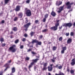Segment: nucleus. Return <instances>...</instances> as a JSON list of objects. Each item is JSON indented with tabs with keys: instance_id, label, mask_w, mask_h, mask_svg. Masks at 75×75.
Wrapping results in <instances>:
<instances>
[{
	"instance_id": "nucleus-40",
	"label": "nucleus",
	"mask_w": 75,
	"mask_h": 75,
	"mask_svg": "<svg viewBox=\"0 0 75 75\" xmlns=\"http://www.w3.org/2000/svg\"><path fill=\"white\" fill-rule=\"evenodd\" d=\"M25 19L26 20V21H25V23H27L28 22V20L27 19V18H25Z\"/></svg>"
},
{
	"instance_id": "nucleus-60",
	"label": "nucleus",
	"mask_w": 75,
	"mask_h": 75,
	"mask_svg": "<svg viewBox=\"0 0 75 75\" xmlns=\"http://www.w3.org/2000/svg\"><path fill=\"white\" fill-rule=\"evenodd\" d=\"M62 28V26H61V27H59V29H61Z\"/></svg>"
},
{
	"instance_id": "nucleus-48",
	"label": "nucleus",
	"mask_w": 75,
	"mask_h": 75,
	"mask_svg": "<svg viewBox=\"0 0 75 75\" xmlns=\"http://www.w3.org/2000/svg\"><path fill=\"white\" fill-rule=\"evenodd\" d=\"M22 41H23V42H24V41H25L26 40H25V38H23V40H22Z\"/></svg>"
},
{
	"instance_id": "nucleus-20",
	"label": "nucleus",
	"mask_w": 75,
	"mask_h": 75,
	"mask_svg": "<svg viewBox=\"0 0 75 75\" xmlns=\"http://www.w3.org/2000/svg\"><path fill=\"white\" fill-rule=\"evenodd\" d=\"M35 34V32H33V31H32V32L30 33V35H31V37H33V35Z\"/></svg>"
},
{
	"instance_id": "nucleus-6",
	"label": "nucleus",
	"mask_w": 75,
	"mask_h": 75,
	"mask_svg": "<svg viewBox=\"0 0 75 75\" xmlns=\"http://www.w3.org/2000/svg\"><path fill=\"white\" fill-rule=\"evenodd\" d=\"M26 14L27 16H30L31 15V12L30 10H27L26 11Z\"/></svg>"
},
{
	"instance_id": "nucleus-56",
	"label": "nucleus",
	"mask_w": 75,
	"mask_h": 75,
	"mask_svg": "<svg viewBox=\"0 0 75 75\" xmlns=\"http://www.w3.org/2000/svg\"><path fill=\"white\" fill-rule=\"evenodd\" d=\"M8 62V63L10 64V63H11V60H9Z\"/></svg>"
},
{
	"instance_id": "nucleus-49",
	"label": "nucleus",
	"mask_w": 75,
	"mask_h": 75,
	"mask_svg": "<svg viewBox=\"0 0 75 75\" xmlns=\"http://www.w3.org/2000/svg\"><path fill=\"white\" fill-rule=\"evenodd\" d=\"M71 61L74 62H75V58L71 60Z\"/></svg>"
},
{
	"instance_id": "nucleus-30",
	"label": "nucleus",
	"mask_w": 75,
	"mask_h": 75,
	"mask_svg": "<svg viewBox=\"0 0 75 75\" xmlns=\"http://www.w3.org/2000/svg\"><path fill=\"white\" fill-rule=\"evenodd\" d=\"M59 41H61L62 40V37H60L59 39Z\"/></svg>"
},
{
	"instance_id": "nucleus-53",
	"label": "nucleus",
	"mask_w": 75,
	"mask_h": 75,
	"mask_svg": "<svg viewBox=\"0 0 75 75\" xmlns=\"http://www.w3.org/2000/svg\"><path fill=\"white\" fill-rule=\"evenodd\" d=\"M59 75H64V74L63 73L61 72L60 74H59Z\"/></svg>"
},
{
	"instance_id": "nucleus-10",
	"label": "nucleus",
	"mask_w": 75,
	"mask_h": 75,
	"mask_svg": "<svg viewBox=\"0 0 75 75\" xmlns=\"http://www.w3.org/2000/svg\"><path fill=\"white\" fill-rule=\"evenodd\" d=\"M38 60H39V59H35L32 60V61H33V62H33V65H34V63H36V62H37Z\"/></svg>"
},
{
	"instance_id": "nucleus-63",
	"label": "nucleus",
	"mask_w": 75,
	"mask_h": 75,
	"mask_svg": "<svg viewBox=\"0 0 75 75\" xmlns=\"http://www.w3.org/2000/svg\"><path fill=\"white\" fill-rule=\"evenodd\" d=\"M72 11V9H71V10H69V11H68V12H70V11Z\"/></svg>"
},
{
	"instance_id": "nucleus-55",
	"label": "nucleus",
	"mask_w": 75,
	"mask_h": 75,
	"mask_svg": "<svg viewBox=\"0 0 75 75\" xmlns=\"http://www.w3.org/2000/svg\"><path fill=\"white\" fill-rule=\"evenodd\" d=\"M52 62H55V60L54 59H52Z\"/></svg>"
},
{
	"instance_id": "nucleus-8",
	"label": "nucleus",
	"mask_w": 75,
	"mask_h": 75,
	"mask_svg": "<svg viewBox=\"0 0 75 75\" xmlns=\"http://www.w3.org/2000/svg\"><path fill=\"white\" fill-rule=\"evenodd\" d=\"M9 65L10 64H8V63H7L4 66V67H6V68L4 70L5 71H6V70H7V69H8V68H10V67H9V66H9Z\"/></svg>"
},
{
	"instance_id": "nucleus-58",
	"label": "nucleus",
	"mask_w": 75,
	"mask_h": 75,
	"mask_svg": "<svg viewBox=\"0 0 75 75\" xmlns=\"http://www.w3.org/2000/svg\"><path fill=\"white\" fill-rule=\"evenodd\" d=\"M53 66V64H50V67L51 68H52V66Z\"/></svg>"
},
{
	"instance_id": "nucleus-57",
	"label": "nucleus",
	"mask_w": 75,
	"mask_h": 75,
	"mask_svg": "<svg viewBox=\"0 0 75 75\" xmlns=\"http://www.w3.org/2000/svg\"><path fill=\"white\" fill-rule=\"evenodd\" d=\"M3 24L4 23V20H3L2 21H1V22Z\"/></svg>"
},
{
	"instance_id": "nucleus-59",
	"label": "nucleus",
	"mask_w": 75,
	"mask_h": 75,
	"mask_svg": "<svg viewBox=\"0 0 75 75\" xmlns=\"http://www.w3.org/2000/svg\"><path fill=\"white\" fill-rule=\"evenodd\" d=\"M59 20H56V23H58V22H59Z\"/></svg>"
},
{
	"instance_id": "nucleus-14",
	"label": "nucleus",
	"mask_w": 75,
	"mask_h": 75,
	"mask_svg": "<svg viewBox=\"0 0 75 75\" xmlns=\"http://www.w3.org/2000/svg\"><path fill=\"white\" fill-rule=\"evenodd\" d=\"M18 16L19 18H22V17H23V13H20L18 14Z\"/></svg>"
},
{
	"instance_id": "nucleus-62",
	"label": "nucleus",
	"mask_w": 75,
	"mask_h": 75,
	"mask_svg": "<svg viewBox=\"0 0 75 75\" xmlns=\"http://www.w3.org/2000/svg\"><path fill=\"white\" fill-rule=\"evenodd\" d=\"M58 64H57L56 66H55L54 67H55L56 68H57L58 67Z\"/></svg>"
},
{
	"instance_id": "nucleus-38",
	"label": "nucleus",
	"mask_w": 75,
	"mask_h": 75,
	"mask_svg": "<svg viewBox=\"0 0 75 75\" xmlns=\"http://www.w3.org/2000/svg\"><path fill=\"white\" fill-rule=\"evenodd\" d=\"M24 36H25V37H28V35H27V34L25 33L24 35Z\"/></svg>"
},
{
	"instance_id": "nucleus-52",
	"label": "nucleus",
	"mask_w": 75,
	"mask_h": 75,
	"mask_svg": "<svg viewBox=\"0 0 75 75\" xmlns=\"http://www.w3.org/2000/svg\"><path fill=\"white\" fill-rule=\"evenodd\" d=\"M32 51V50L31 49H29L28 50V52H30V51Z\"/></svg>"
},
{
	"instance_id": "nucleus-43",
	"label": "nucleus",
	"mask_w": 75,
	"mask_h": 75,
	"mask_svg": "<svg viewBox=\"0 0 75 75\" xmlns=\"http://www.w3.org/2000/svg\"><path fill=\"white\" fill-rule=\"evenodd\" d=\"M29 59H30V58L27 57L25 58V59H26L27 61H28V60H29Z\"/></svg>"
},
{
	"instance_id": "nucleus-15",
	"label": "nucleus",
	"mask_w": 75,
	"mask_h": 75,
	"mask_svg": "<svg viewBox=\"0 0 75 75\" xmlns=\"http://www.w3.org/2000/svg\"><path fill=\"white\" fill-rule=\"evenodd\" d=\"M59 4H58V1H57V3H56V5L57 6H59V5L62 4V1H59Z\"/></svg>"
},
{
	"instance_id": "nucleus-26",
	"label": "nucleus",
	"mask_w": 75,
	"mask_h": 75,
	"mask_svg": "<svg viewBox=\"0 0 75 75\" xmlns=\"http://www.w3.org/2000/svg\"><path fill=\"white\" fill-rule=\"evenodd\" d=\"M59 23H55V26L56 27L58 28V25H59Z\"/></svg>"
},
{
	"instance_id": "nucleus-2",
	"label": "nucleus",
	"mask_w": 75,
	"mask_h": 75,
	"mask_svg": "<svg viewBox=\"0 0 75 75\" xmlns=\"http://www.w3.org/2000/svg\"><path fill=\"white\" fill-rule=\"evenodd\" d=\"M16 46L15 45H12V47H10L9 48V50H12V52H15L16 51V49L15 48L16 47Z\"/></svg>"
},
{
	"instance_id": "nucleus-39",
	"label": "nucleus",
	"mask_w": 75,
	"mask_h": 75,
	"mask_svg": "<svg viewBox=\"0 0 75 75\" xmlns=\"http://www.w3.org/2000/svg\"><path fill=\"white\" fill-rule=\"evenodd\" d=\"M17 18L15 17L14 19V21H17Z\"/></svg>"
},
{
	"instance_id": "nucleus-25",
	"label": "nucleus",
	"mask_w": 75,
	"mask_h": 75,
	"mask_svg": "<svg viewBox=\"0 0 75 75\" xmlns=\"http://www.w3.org/2000/svg\"><path fill=\"white\" fill-rule=\"evenodd\" d=\"M13 31H17V28L16 27H15L13 28Z\"/></svg>"
},
{
	"instance_id": "nucleus-3",
	"label": "nucleus",
	"mask_w": 75,
	"mask_h": 75,
	"mask_svg": "<svg viewBox=\"0 0 75 75\" xmlns=\"http://www.w3.org/2000/svg\"><path fill=\"white\" fill-rule=\"evenodd\" d=\"M74 4V3H70V2L68 1L66 3V6H67V8L69 9V8H71V5H72Z\"/></svg>"
},
{
	"instance_id": "nucleus-33",
	"label": "nucleus",
	"mask_w": 75,
	"mask_h": 75,
	"mask_svg": "<svg viewBox=\"0 0 75 75\" xmlns=\"http://www.w3.org/2000/svg\"><path fill=\"white\" fill-rule=\"evenodd\" d=\"M58 68L59 69H62V66H59L58 67Z\"/></svg>"
},
{
	"instance_id": "nucleus-9",
	"label": "nucleus",
	"mask_w": 75,
	"mask_h": 75,
	"mask_svg": "<svg viewBox=\"0 0 75 75\" xmlns=\"http://www.w3.org/2000/svg\"><path fill=\"white\" fill-rule=\"evenodd\" d=\"M51 14L53 17H55L56 15V13L53 11H52V12L51 13Z\"/></svg>"
},
{
	"instance_id": "nucleus-50",
	"label": "nucleus",
	"mask_w": 75,
	"mask_h": 75,
	"mask_svg": "<svg viewBox=\"0 0 75 75\" xmlns=\"http://www.w3.org/2000/svg\"><path fill=\"white\" fill-rule=\"evenodd\" d=\"M64 51H65V50H62L61 51V53L62 54H64Z\"/></svg>"
},
{
	"instance_id": "nucleus-61",
	"label": "nucleus",
	"mask_w": 75,
	"mask_h": 75,
	"mask_svg": "<svg viewBox=\"0 0 75 75\" xmlns=\"http://www.w3.org/2000/svg\"><path fill=\"white\" fill-rule=\"evenodd\" d=\"M67 71H68V72H69V68H67Z\"/></svg>"
},
{
	"instance_id": "nucleus-28",
	"label": "nucleus",
	"mask_w": 75,
	"mask_h": 75,
	"mask_svg": "<svg viewBox=\"0 0 75 75\" xmlns=\"http://www.w3.org/2000/svg\"><path fill=\"white\" fill-rule=\"evenodd\" d=\"M62 50L64 51H65L67 50V47H64L62 48Z\"/></svg>"
},
{
	"instance_id": "nucleus-46",
	"label": "nucleus",
	"mask_w": 75,
	"mask_h": 75,
	"mask_svg": "<svg viewBox=\"0 0 75 75\" xmlns=\"http://www.w3.org/2000/svg\"><path fill=\"white\" fill-rule=\"evenodd\" d=\"M3 71H0V75H3Z\"/></svg>"
},
{
	"instance_id": "nucleus-64",
	"label": "nucleus",
	"mask_w": 75,
	"mask_h": 75,
	"mask_svg": "<svg viewBox=\"0 0 75 75\" xmlns=\"http://www.w3.org/2000/svg\"><path fill=\"white\" fill-rule=\"evenodd\" d=\"M13 34V31L11 32L10 33V34Z\"/></svg>"
},
{
	"instance_id": "nucleus-42",
	"label": "nucleus",
	"mask_w": 75,
	"mask_h": 75,
	"mask_svg": "<svg viewBox=\"0 0 75 75\" xmlns=\"http://www.w3.org/2000/svg\"><path fill=\"white\" fill-rule=\"evenodd\" d=\"M39 22V21L38 20H36L35 21V23H36V24H37V23H38Z\"/></svg>"
},
{
	"instance_id": "nucleus-31",
	"label": "nucleus",
	"mask_w": 75,
	"mask_h": 75,
	"mask_svg": "<svg viewBox=\"0 0 75 75\" xmlns=\"http://www.w3.org/2000/svg\"><path fill=\"white\" fill-rule=\"evenodd\" d=\"M42 21L44 23H45V22L46 21V18H44L42 20Z\"/></svg>"
},
{
	"instance_id": "nucleus-11",
	"label": "nucleus",
	"mask_w": 75,
	"mask_h": 75,
	"mask_svg": "<svg viewBox=\"0 0 75 75\" xmlns=\"http://www.w3.org/2000/svg\"><path fill=\"white\" fill-rule=\"evenodd\" d=\"M67 44H70V43H71V42H72V39L70 38L67 41Z\"/></svg>"
},
{
	"instance_id": "nucleus-19",
	"label": "nucleus",
	"mask_w": 75,
	"mask_h": 75,
	"mask_svg": "<svg viewBox=\"0 0 75 75\" xmlns=\"http://www.w3.org/2000/svg\"><path fill=\"white\" fill-rule=\"evenodd\" d=\"M37 43L38 44H36V45H41V44H42V43L41 42H38V40Z\"/></svg>"
},
{
	"instance_id": "nucleus-7",
	"label": "nucleus",
	"mask_w": 75,
	"mask_h": 75,
	"mask_svg": "<svg viewBox=\"0 0 75 75\" xmlns=\"http://www.w3.org/2000/svg\"><path fill=\"white\" fill-rule=\"evenodd\" d=\"M50 29H51L52 30H53V31H57V29H58V28H57L55 26L51 27L50 28Z\"/></svg>"
},
{
	"instance_id": "nucleus-37",
	"label": "nucleus",
	"mask_w": 75,
	"mask_h": 75,
	"mask_svg": "<svg viewBox=\"0 0 75 75\" xmlns=\"http://www.w3.org/2000/svg\"><path fill=\"white\" fill-rule=\"evenodd\" d=\"M30 0H28L26 1V3H28V4H29V3H30Z\"/></svg>"
},
{
	"instance_id": "nucleus-27",
	"label": "nucleus",
	"mask_w": 75,
	"mask_h": 75,
	"mask_svg": "<svg viewBox=\"0 0 75 75\" xmlns=\"http://www.w3.org/2000/svg\"><path fill=\"white\" fill-rule=\"evenodd\" d=\"M75 64V62H72L71 63V65H72V66H74V65Z\"/></svg>"
},
{
	"instance_id": "nucleus-23",
	"label": "nucleus",
	"mask_w": 75,
	"mask_h": 75,
	"mask_svg": "<svg viewBox=\"0 0 75 75\" xmlns=\"http://www.w3.org/2000/svg\"><path fill=\"white\" fill-rule=\"evenodd\" d=\"M48 14H46L45 15V18H48Z\"/></svg>"
},
{
	"instance_id": "nucleus-47",
	"label": "nucleus",
	"mask_w": 75,
	"mask_h": 75,
	"mask_svg": "<svg viewBox=\"0 0 75 75\" xmlns=\"http://www.w3.org/2000/svg\"><path fill=\"white\" fill-rule=\"evenodd\" d=\"M69 33H66L65 35H66V36H69Z\"/></svg>"
},
{
	"instance_id": "nucleus-36",
	"label": "nucleus",
	"mask_w": 75,
	"mask_h": 75,
	"mask_svg": "<svg viewBox=\"0 0 75 75\" xmlns=\"http://www.w3.org/2000/svg\"><path fill=\"white\" fill-rule=\"evenodd\" d=\"M31 53L33 54V55H35V54H37V53L34 52H32Z\"/></svg>"
},
{
	"instance_id": "nucleus-35",
	"label": "nucleus",
	"mask_w": 75,
	"mask_h": 75,
	"mask_svg": "<svg viewBox=\"0 0 75 75\" xmlns=\"http://www.w3.org/2000/svg\"><path fill=\"white\" fill-rule=\"evenodd\" d=\"M47 63H45L43 67H47Z\"/></svg>"
},
{
	"instance_id": "nucleus-22",
	"label": "nucleus",
	"mask_w": 75,
	"mask_h": 75,
	"mask_svg": "<svg viewBox=\"0 0 75 75\" xmlns=\"http://www.w3.org/2000/svg\"><path fill=\"white\" fill-rule=\"evenodd\" d=\"M48 31V29H45L43 30H42V33H45L47 32Z\"/></svg>"
},
{
	"instance_id": "nucleus-12",
	"label": "nucleus",
	"mask_w": 75,
	"mask_h": 75,
	"mask_svg": "<svg viewBox=\"0 0 75 75\" xmlns=\"http://www.w3.org/2000/svg\"><path fill=\"white\" fill-rule=\"evenodd\" d=\"M20 6H17L15 9L16 11H19V10H20Z\"/></svg>"
},
{
	"instance_id": "nucleus-45",
	"label": "nucleus",
	"mask_w": 75,
	"mask_h": 75,
	"mask_svg": "<svg viewBox=\"0 0 75 75\" xmlns=\"http://www.w3.org/2000/svg\"><path fill=\"white\" fill-rule=\"evenodd\" d=\"M70 35L71 36H73L74 35V33L73 32H71L70 33Z\"/></svg>"
},
{
	"instance_id": "nucleus-29",
	"label": "nucleus",
	"mask_w": 75,
	"mask_h": 75,
	"mask_svg": "<svg viewBox=\"0 0 75 75\" xmlns=\"http://www.w3.org/2000/svg\"><path fill=\"white\" fill-rule=\"evenodd\" d=\"M70 73L71 74H73L74 73V71L73 70H71L70 71Z\"/></svg>"
},
{
	"instance_id": "nucleus-32",
	"label": "nucleus",
	"mask_w": 75,
	"mask_h": 75,
	"mask_svg": "<svg viewBox=\"0 0 75 75\" xmlns=\"http://www.w3.org/2000/svg\"><path fill=\"white\" fill-rule=\"evenodd\" d=\"M56 47L55 46H54L53 47V51H55L56 50Z\"/></svg>"
},
{
	"instance_id": "nucleus-4",
	"label": "nucleus",
	"mask_w": 75,
	"mask_h": 75,
	"mask_svg": "<svg viewBox=\"0 0 75 75\" xmlns=\"http://www.w3.org/2000/svg\"><path fill=\"white\" fill-rule=\"evenodd\" d=\"M31 25V23H29L28 24H25L24 25V27L26 28V29H25V31L27 30V29L28 27H29V26Z\"/></svg>"
},
{
	"instance_id": "nucleus-24",
	"label": "nucleus",
	"mask_w": 75,
	"mask_h": 75,
	"mask_svg": "<svg viewBox=\"0 0 75 75\" xmlns=\"http://www.w3.org/2000/svg\"><path fill=\"white\" fill-rule=\"evenodd\" d=\"M19 42V40L17 39L15 41V44H17Z\"/></svg>"
},
{
	"instance_id": "nucleus-13",
	"label": "nucleus",
	"mask_w": 75,
	"mask_h": 75,
	"mask_svg": "<svg viewBox=\"0 0 75 75\" xmlns=\"http://www.w3.org/2000/svg\"><path fill=\"white\" fill-rule=\"evenodd\" d=\"M34 65V63L33 62H31L30 64L28 67V68L29 69H30V68H31V67L33 66V65Z\"/></svg>"
},
{
	"instance_id": "nucleus-44",
	"label": "nucleus",
	"mask_w": 75,
	"mask_h": 75,
	"mask_svg": "<svg viewBox=\"0 0 75 75\" xmlns=\"http://www.w3.org/2000/svg\"><path fill=\"white\" fill-rule=\"evenodd\" d=\"M23 48H24V46L23 45L21 46L20 47V48L21 49H23Z\"/></svg>"
},
{
	"instance_id": "nucleus-21",
	"label": "nucleus",
	"mask_w": 75,
	"mask_h": 75,
	"mask_svg": "<svg viewBox=\"0 0 75 75\" xmlns=\"http://www.w3.org/2000/svg\"><path fill=\"white\" fill-rule=\"evenodd\" d=\"M9 1H10V0H4L5 4H7L8 3V2H9Z\"/></svg>"
},
{
	"instance_id": "nucleus-41",
	"label": "nucleus",
	"mask_w": 75,
	"mask_h": 75,
	"mask_svg": "<svg viewBox=\"0 0 75 75\" xmlns=\"http://www.w3.org/2000/svg\"><path fill=\"white\" fill-rule=\"evenodd\" d=\"M47 69V68H46V67H43V71L45 70V69Z\"/></svg>"
},
{
	"instance_id": "nucleus-16",
	"label": "nucleus",
	"mask_w": 75,
	"mask_h": 75,
	"mask_svg": "<svg viewBox=\"0 0 75 75\" xmlns=\"http://www.w3.org/2000/svg\"><path fill=\"white\" fill-rule=\"evenodd\" d=\"M38 41L36 39L33 40V41L31 42L32 44H34V43H37V42Z\"/></svg>"
},
{
	"instance_id": "nucleus-18",
	"label": "nucleus",
	"mask_w": 75,
	"mask_h": 75,
	"mask_svg": "<svg viewBox=\"0 0 75 75\" xmlns=\"http://www.w3.org/2000/svg\"><path fill=\"white\" fill-rule=\"evenodd\" d=\"M15 71H16V69H15V68L13 67L12 69V73H14V72H15Z\"/></svg>"
},
{
	"instance_id": "nucleus-54",
	"label": "nucleus",
	"mask_w": 75,
	"mask_h": 75,
	"mask_svg": "<svg viewBox=\"0 0 75 75\" xmlns=\"http://www.w3.org/2000/svg\"><path fill=\"white\" fill-rule=\"evenodd\" d=\"M40 39H42V38L43 37V36L42 35H41L40 37Z\"/></svg>"
},
{
	"instance_id": "nucleus-5",
	"label": "nucleus",
	"mask_w": 75,
	"mask_h": 75,
	"mask_svg": "<svg viewBox=\"0 0 75 75\" xmlns=\"http://www.w3.org/2000/svg\"><path fill=\"white\" fill-rule=\"evenodd\" d=\"M64 6H65V5H64L63 6L60 7L59 8V11H57V12L58 13H61L62 11L64 10Z\"/></svg>"
},
{
	"instance_id": "nucleus-51",
	"label": "nucleus",
	"mask_w": 75,
	"mask_h": 75,
	"mask_svg": "<svg viewBox=\"0 0 75 75\" xmlns=\"http://www.w3.org/2000/svg\"><path fill=\"white\" fill-rule=\"evenodd\" d=\"M5 45H6V44L4 43V44H2V47H4V46H5Z\"/></svg>"
},
{
	"instance_id": "nucleus-1",
	"label": "nucleus",
	"mask_w": 75,
	"mask_h": 75,
	"mask_svg": "<svg viewBox=\"0 0 75 75\" xmlns=\"http://www.w3.org/2000/svg\"><path fill=\"white\" fill-rule=\"evenodd\" d=\"M63 27H68L69 28L72 27V24L71 23H64L62 25Z\"/></svg>"
},
{
	"instance_id": "nucleus-34",
	"label": "nucleus",
	"mask_w": 75,
	"mask_h": 75,
	"mask_svg": "<svg viewBox=\"0 0 75 75\" xmlns=\"http://www.w3.org/2000/svg\"><path fill=\"white\" fill-rule=\"evenodd\" d=\"M3 41H4V39L3 38H1L0 39V41L1 42V43L3 42Z\"/></svg>"
},
{
	"instance_id": "nucleus-17",
	"label": "nucleus",
	"mask_w": 75,
	"mask_h": 75,
	"mask_svg": "<svg viewBox=\"0 0 75 75\" xmlns=\"http://www.w3.org/2000/svg\"><path fill=\"white\" fill-rule=\"evenodd\" d=\"M48 71H52V67H50V66L48 67Z\"/></svg>"
}]
</instances>
